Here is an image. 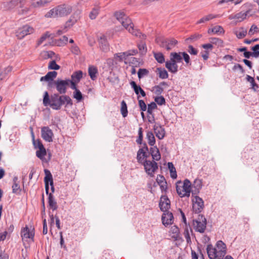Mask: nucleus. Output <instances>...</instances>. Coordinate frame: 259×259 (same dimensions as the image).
<instances>
[{
    "instance_id": "603ef678",
    "label": "nucleus",
    "mask_w": 259,
    "mask_h": 259,
    "mask_svg": "<svg viewBox=\"0 0 259 259\" xmlns=\"http://www.w3.org/2000/svg\"><path fill=\"white\" fill-rule=\"evenodd\" d=\"M12 70V67L11 66L7 67L4 72H2L0 74V80H3L6 79V74L11 72Z\"/></svg>"
},
{
    "instance_id": "864d4df0",
    "label": "nucleus",
    "mask_w": 259,
    "mask_h": 259,
    "mask_svg": "<svg viewBox=\"0 0 259 259\" xmlns=\"http://www.w3.org/2000/svg\"><path fill=\"white\" fill-rule=\"evenodd\" d=\"M51 36V34L49 32H46L44 34L40 39L38 40L37 45H40L42 44L47 38Z\"/></svg>"
},
{
    "instance_id": "ddd939ff",
    "label": "nucleus",
    "mask_w": 259,
    "mask_h": 259,
    "mask_svg": "<svg viewBox=\"0 0 259 259\" xmlns=\"http://www.w3.org/2000/svg\"><path fill=\"white\" fill-rule=\"evenodd\" d=\"M206 250L209 259H223L224 258V257H220L219 250L212 244L207 245Z\"/></svg>"
},
{
    "instance_id": "f704fd0d",
    "label": "nucleus",
    "mask_w": 259,
    "mask_h": 259,
    "mask_svg": "<svg viewBox=\"0 0 259 259\" xmlns=\"http://www.w3.org/2000/svg\"><path fill=\"white\" fill-rule=\"evenodd\" d=\"M88 72L92 80H95L97 79V74H98V72L96 67L94 66H89L88 69Z\"/></svg>"
},
{
    "instance_id": "09e8293b",
    "label": "nucleus",
    "mask_w": 259,
    "mask_h": 259,
    "mask_svg": "<svg viewBox=\"0 0 259 259\" xmlns=\"http://www.w3.org/2000/svg\"><path fill=\"white\" fill-rule=\"evenodd\" d=\"M121 113L123 117H125L127 115V106L125 102L122 101L121 103Z\"/></svg>"
},
{
    "instance_id": "69168bd1",
    "label": "nucleus",
    "mask_w": 259,
    "mask_h": 259,
    "mask_svg": "<svg viewBox=\"0 0 259 259\" xmlns=\"http://www.w3.org/2000/svg\"><path fill=\"white\" fill-rule=\"evenodd\" d=\"M138 48L141 54H144L147 52L146 45L143 42H141L140 44L138 45Z\"/></svg>"
},
{
    "instance_id": "39448f33",
    "label": "nucleus",
    "mask_w": 259,
    "mask_h": 259,
    "mask_svg": "<svg viewBox=\"0 0 259 259\" xmlns=\"http://www.w3.org/2000/svg\"><path fill=\"white\" fill-rule=\"evenodd\" d=\"M195 230L200 233L204 232L206 226V219L204 215L199 214L198 218L193 221Z\"/></svg>"
},
{
    "instance_id": "79ce46f5",
    "label": "nucleus",
    "mask_w": 259,
    "mask_h": 259,
    "mask_svg": "<svg viewBox=\"0 0 259 259\" xmlns=\"http://www.w3.org/2000/svg\"><path fill=\"white\" fill-rule=\"evenodd\" d=\"M168 168L170 173V177L172 179H176L177 177L176 168L172 162L168 163Z\"/></svg>"
},
{
    "instance_id": "20e7f679",
    "label": "nucleus",
    "mask_w": 259,
    "mask_h": 259,
    "mask_svg": "<svg viewBox=\"0 0 259 259\" xmlns=\"http://www.w3.org/2000/svg\"><path fill=\"white\" fill-rule=\"evenodd\" d=\"M156 41L160 47L167 50H171L178 43V41L174 38L168 39L161 37H157Z\"/></svg>"
},
{
    "instance_id": "393cba45",
    "label": "nucleus",
    "mask_w": 259,
    "mask_h": 259,
    "mask_svg": "<svg viewBox=\"0 0 259 259\" xmlns=\"http://www.w3.org/2000/svg\"><path fill=\"white\" fill-rule=\"evenodd\" d=\"M154 133L156 136L160 140L163 139L165 136V130L161 126H154Z\"/></svg>"
},
{
    "instance_id": "72a5a7b5",
    "label": "nucleus",
    "mask_w": 259,
    "mask_h": 259,
    "mask_svg": "<svg viewBox=\"0 0 259 259\" xmlns=\"http://www.w3.org/2000/svg\"><path fill=\"white\" fill-rule=\"evenodd\" d=\"M82 77V72L80 70L75 71L71 75L72 80L71 81H79ZM57 81H71L69 79L67 80H59L58 79Z\"/></svg>"
},
{
    "instance_id": "e433bc0d",
    "label": "nucleus",
    "mask_w": 259,
    "mask_h": 259,
    "mask_svg": "<svg viewBox=\"0 0 259 259\" xmlns=\"http://www.w3.org/2000/svg\"><path fill=\"white\" fill-rule=\"evenodd\" d=\"M209 40L212 45H215L218 48L224 47V41L221 38L218 37H210Z\"/></svg>"
},
{
    "instance_id": "6e6d98bb",
    "label": "nucleus",
    "mask_w": 259,
    "mask_h": 259,
    "mask_svg": "<svg viewBox=\"0 0 259 259\" xmlns=\"http://www.w3.org/2000/svg\"><path fill=\"white\" fill-rule=\"evenodd\" d=\"M154 57L157 61L160 63H162L164 62V56L162 53H158L154 54Z\"/></svg>"
},
{
    "instance_id": "13d9d810",
    "label": "nucleus",
    "mask_w": 259,
    "mask_h": 259,
    "mask_svg": "<svg viewBox=\"0 0 259 259\" xmlns=\"http://www.w3.org/2000/svg\"><path fill=\"white\" fill-rule=\"evenodd\" d=\"M143 140V129L142 127H139L138 130V138L136 140V142L138 144H142Z\"/></svg>"
},
{
    "instance_id": "5701e85b",
    "label": "nucleus",
    "mask_w": 259,
    "mask_h": 259,
    "mask_svg": "<svg viewBox=\"0 0 259 259\" xmlns=\"http://www.w3.org/2000/svg\"><path fill=\"white\" fill-rule=\"evenodd\" d=\"M168 85L166 82H161L159 85L153 87L152 92L156 95H159L162 93L163 89Z\"/></svg>"
},
{
    "instance_id": "3c124183",
    "label": "nucleus",
    "mask_w": 259,
    "mask_h": 259,
    "mask_svg": "<svg viewBox=\"0 0 259 259\" xmlns=\"http://www.w3.org/2000/svg\"><path fill=\"white\" fill-rule=\"evenodd\" d=\"M73 98L78 102H80L82 100V95L78 89H76V91L73 92Z\"/></svg>"
},
{
    "instance_id": "774afa93",
    "label": "nucleus",
    "mask_w": 259,
    "mask_h": 259,
    "mask_svg": "<svg viewBox=\"0 0 259 259\" xmlns=\"http://www.w3.org/2000/svg\"><path fill=\"white\" fill-rule=\"evenodd\" d=\"M155 102L159 105H164L165 103V100L163 97L158 96L155 98Z\"/></svg>"
},
{
    "instance_id": "412c9836",
    "label": "nucleus",
    "mask_w": 259,
    "mask_h": 259,
    "mask_svg": "<svg viewBox=\"0 0 259 259\" xmlns=\"http://www.w3.org/2000/svg\"><path fill=\"white\" fill-rule=\"evenodd\" d=\"M216 247L219 250L220 257H224L227 252L226 244L222 241L219 240L216 243Z\"/></svg>"
},
{
    "instance_id": "9b49d317",
    "label": "nucleus",
    "mask_w": 259,
    "mask_h": 259,
    "mask_svg": "<svg viewBox=\"0 0 259 259\" xmlns=\"http://www.w3.org/2000/svg\"><path fill=\"white\" fill-rule=\"evenodd\" d=\"M138 53L136 49H132L127 51L117 53L114 55V59L118 61H122L123 60H126L130 56H134Z\"/></svg>"
},
{
    "instance_id": "f03ea898",
    "label": "nucleus",
    "mask_w": 259,
    "mask_h": 259,
    "mask_svg": "<svg viewBox=\"0 0 259 259\" xmlns=\"http://www.w3.org/2000/svg\"><path fill=\"white\" fill-rule=\"evenodd\" d=\"M116 19L121 23L122 25L132 33L133 35L141 37L142 39H145L146 35L141 33L139 30L135 29L134 24L131 20L121 12H117L115 13Z\"/></svg>"
},
{
    "instance_id": "f257e3e1",
    "label": "nucleus",
    "mask_w": 259,
    "mask_h": 259,
    "mask_svg": "<svg viewBox=\"0 0 259 259\" xmlns=\"http://www.w3.org/2000/svg\"><path fill=\"white\" fill-rule=\"evenodd\" d=\"M65 103L66 105H72V100L68 96H59L58 94H54L50 98L47 92L44 93L43 104L45 106H50L53 109L58 110Z\"/></svg>"
},
{
    "instance_id": "e2e57ef3",
    "label": "nucleus",
    "mask_w": 259,
    "mask_h": 259,
    "mask_svg": "<svg viewBox=\"0 0 259 259\" xmlns=\"http://www.w3.org/2000/svg\"><path fill=\"white\" fill-rule=\"evenodd\" d=\"M12 187L13 193H19L21 191L19 183H13Z\"/></svg>"
},
{
    "instance_id": "f8f14e48",
    "label": "nucleus",
    "mask_w": 259,
    "mask_h": 259,
    "mask_svg": "<svg viewBox=\"0 0 259 259\" xmlns=\"http://www.w3.org/2000/svg\"><path fill=\"white\" fill-rule=\"evenodd\" d=\"M251 6V5L249 3H246L243 5L242 7V8H247L248 9L245 12H240L236 14V20H237L239 22H241L245 19H246L247 16H252L253 14H250L251 9L249 8Z\"/></svg>"
},
{
    "instance_id": "4c0bfd02",
    "label": "nucleus",
    "mask_w": 259,
    "mask_h": 259,
    "mask_svg": "<svg viewBox=\"0 0 259 259\" xmlns=\"http://www.w3.org/2000/svg\"><path fill=\"white\" fill-rule=\"evenodd\" d=\"M218 15L213 14H209L201 18L196 22L197 24L205 23L210 20L218 17Z\"/></svg>"
},
{
    "instance_id": "a19ab883",
    "label": "nucleus",
    "mask_w": 259,
    "mask_h": 259,
    "mask_svg": "<svg viewBox=\"0 0 259 259\" xmlns=\"http://www.w3.org/2000/svg\"><path fill=\"white\" fill-rule=\"evenodd\" d=\"M146 138L148 140V144L150 146H152L155 144V139L152 132H148L147 133Z\"/></svg>"
},
{
    "instance_id": "052dcab7",
    "label": "nucleus",
    "mask_w": 259,
    "mask_h": 259,
    "mask_svg": "<svg viewBox=\"0 0 259 259\" xmlns=\"http://www.w3.org/2000/svg\"><path fill=\"white\" fill-rule=\"evenodd\" d=\"M233 70L235 71H237L238 73H240L241 74H243L244 72L242 66L239 64H235L233 67Z\"/></svg>"
},
{
    "instance_id": "0eeeda50",
    "label": "nucleus",
    "mask_w": 259,
    "mask_h": 259,
    "mask_svg": "<svg viewBox=\"0 0 259 259\" xmlns=\"http://www.w3.org/2000/svg\"><path fill=\"white\" fill-rule=\"evenodd\" d=\"M204 208V201L203 199L198 196H196L192 199V209L195 213H199Z\"/></svg>"
},
{
    "instance_id": "cd10ccee",
    "label": "nucleus",
    "mask_w": 259,
    "mask_h": 259,
    "mask_svg": "<svg viewBox=\"0 0 259 259\" xmlns=\"http://www.w3.org/2000/svg\"><path fill=\"white\" fill-rule=\"evenodd\" d=\"M47 194L49 195L48 203L49 207L51 209L54 211L58 208L57 203L52 193L48 192V194Z\"/></svg>"
},
{
    "instance_id": "2f4dec72",
    "label": "nucleus",
    "mask_w": 259,
    "mask_h": 259,
    "mask_svg": "<svg viewBox=\"0 0 259 259\" xmlns=\"http://www.w3.org/2000/svg\"><path fill=\"white\" fill-rule=\"evenodd\" d=\"M50 2V0H31V6L34 8H40L45 6Z\"/></svg>"
},
{
    "instance_id": "6e6552de",
    "label": "nucleus",
    "mask_w": 259,
    "mask_h": 259,
    "mask_svg": "<svg viewBox=\"0 0 259 259\" xmlns=\"http://www.w3.org/2000/svg\"><path fill=\"white\" fill-rule=\"evenodd\" d=\"M34 29L29 25H26L18 28L16 31V35L18 39H22L25 36L32 33Z\"/></svg>"
},
{
    "instance_id": "680f3d73",
    "label": "nucleus",
    "mask_w": 259,
    "mask_h": 259,
    "mask_svg": "<svg viewBox=\"0 0 259 259\" xmlns=\"http://www.w3.org/2000/svg\"><path fill=\"white\" fill-rule=\"evenodd\" d=\"M49 68L50 69L58 70L60 68V66L56 64L55 60H52L49 63Z\"/></svg>"
},
{
    "instance_id": "7c9ffc66",
    "label": "nucleus",
    "mask_w": 259,
    "mask_h": 259,
    "mask_svg": "<svg viewBox=\"0 0 259 259\" xmlns=\"http://www.w3.org/2000/svg\"><path fill=\"white\" fill-rule=\"evenodd\" d=\"M57 75L55 71L49 72L45 76L40 77V81H53Z\"/></svg>"
},
{
    "instance_id": "bf43d9fd",
    "label": "nucleus",
    "mask_w": 259,
    "mask_h": 259,
    "mask_svg": "<svg viewBox=\"0 0 259 259\" xmlns=\"http://www.w3.org/2000/svg\"><path fill=\"white\" fill-rule=\"evenodd\" d=\"M157 108V105L155 102H151L150 104L148 105L147 112L149 114H152L153 110Z\"/></svg>"
},
{
    "instance_id": "2eb2a0df",
    "label": "nucleus",
    "mask_w": 259,
    "mask_h": 259,
    "mask_svg": "<svg viewBox=\"0 0 259 259\" xmlns=\"http://www.w3.org/2000/svg\"><path fill=\"white\" fill-rule=\"evenodd\" d=\"M162 224L167 227L174 223V217L172 213L168 211H163L161 218Z\"/></svg>"
},
{
    "instance_id": "6ab92c4d",
    "label": "nucleus",
    "mask_w": 259,
    "mask_h": 259,
    "mask_svg": "<svg viewBox=\"0 0 259 259\" xmlns=\"http://www.w3.org/2000/svg\"><path fill=\"white\" fill-rule=\"evenodd\" d=\"M99 44L100 48L102 51L106 52L109 50V45L105 35H102L100 37Z\"/></svg>"
},
{
    "instance_id": "7ed1b4c3",
    "label": "nucleus",
    "mask_w": 259,
    "mask_h": 259,
    "mask_svg": "<svg viewBox=\"0 0 259 259\" xmlns=\"http://www.w3.org/2000/svg\"><path fill=\"white\" fill-rule=\"evenodd\" d=\"M192 189L191 183L188 179L185 180L183 182L178 181L176 184L177 193L181 197H189L192 190Z\"/></svg>"
},
{
    "instance_id": "423d86ee",
    "label": "nucleus",
    "mask_w": 259,
    "mask_h": 259,
    "mask_svg": "<svg viewBox=\"0 0 259 259\" xmlns=\"http://www.w3.org/2000/svg\"><path fill=\"white\" fill-rule=\"evenodd\" d=\"M146 173L150 177L154 176L155 171L158 169V164L155 161L145 160L143 163Z\"/></svg>"
},
{
    "instance_id": "9d476101",
    "label": "nucleus",
    "mask_w": 259,
    "mask_h": 259,
    "mask_svg": "<svg viewBox=\"0 0 259 259\" xmlns=\"http://www.w3.org/2000/svg\"><path fill=\"white\" fill-rule=\"evenodd\" d=\"M148 148L146 143L143 144V146L137 152V159L140 163H143L145 161V159L148 157L147 152Z\"/></svg>"
},
{
    "instance_id": "a211bd4d",
    "label": "nucleus",
    "mask_w": 259,
    "mask_h": 259,
    "mask_svg": "<svg viewBox=\"0 0 259 259\" xmlns=\"http://www.w3.org/2000/svg\"><path fill=\"white\" fill-rule=\"evenodd\" d=\"M45 177L44 181L45 183V189L47 194H48L49 191V184L52 185L53 184V180L51 172L48 169H45Z\"/></svg>"
},
{
    "instance_id": "ea45409f",
    "label": "nucleus",
    "mask_w": 259,
    "mask_h": 259,
    "mask_svg": "<svg viewBox=\"0 0 259 259\" xmlns=\"http://www.w3.org/2000/svg\"><path fill=\"white\" fill-rule=\"evenodd\" d=\"M182 53H171L170 60L174 61L176 63L177 62H181L182 60L181 56Z\"/></svg>"
},
{
    "instance_id": "4d7b16f0",
    "label": "nucleus",
    "mask_w": 259,
    "mask_h": 259,
    "mask_svg": "<svg viewBox=\"0 0 259 259\" xmlns=\"http://www.w3.org/2000/svg\"><path fill=\"white\" fill-rule=\"evenodd\" d=\"M99 14V9L97 8H94L90 13V18L91 19H95Z\"/></svg>"
},
{
    "instance_id": "49530a36",
    "label": "nucleus",
    "mask_w": 259,
    "mask_h": 259,
    "mask_svg": "<svg viewBox=\"0 0 259 259\" xmlns=\"http://www.w3.org/2000/svg\"><path fill=\"white\" fill-rule=\"evenodd\" d=\"M31 134H32V136L33 144L34 145V148L36 149V148L39 149V148L44 147L43 144H42V143L40 140L38 139L37 140H35L34 135L33 132H32Z\"/></svg>"
},
{
    "instance_id": "0e129e2a",
    "label": "nucleus",
    "mask_w": 259,
    "mask_h": 259,
    "mask_svg": "<svg viewBox=\"0 0 259 259\" xmlns=\"http://www.w3.org/2000/svg\"><path fill=\"white\" fill-rule=\"evenodd\" d=\"M140 96H138V99L139 101V105L140 108V109L143 111H145L147 109V106L145 103V102L142 100H139Z\"/></svg>"
},
{
    "instance_id": "a18cd8bd",
    "label": "nucleus",
    "mask_w": 259,
    "mask_h": 259,
    "mask_svg": "<svg viewBox=\"0 0 259 259\" xmlns=\"http://www.w3.org/2000/svg\"><path fill=\"white\" fill-rule=\"evenodd\" d=\"M55 54L52 51H44L41 53V57L45 59L52 58Z\"/></svg>"
},
{
    "instance_id": "aec40b11",
    "label": "nucleus",
    "mask_w": 259,
    "mask_h": 259,
    "mask_svg": "<svg viewBox=\"0 0 259 259\" xmlns=\"http://www.w3.org/2000/svg\"><path fill=\"white\" fill-rule=\"evenodd\" d=\"M80 13L81 12L79 10L75 11L71 16L70 19L66 22L65 27L72 26L79 19Z\"/></svg>"
},
{
    "instance_id": "c03bdc74",
    "label": "nucleus",
    "mask_w": 259,
    "mask_h": 259,
    "mask_svg": "<svg viewBox=\"0 0 259 259\" xmlns=\"http://www.w3.org/2000/svg\"><path fill=\"white\" fill-rule=\"evenodd\" d=\"M47 18H55L58 17V11H57V7L51 9L45 15Z\"/></svg>"
},
{
    "instance_id": "473e14b6",
    "label": "nucleus",
    "mask_w": 259,
    "mask_h": 259,
    "mask_svg": "<svg viewBox=\"0 0 259 259\" xmlns=\"http://www.w3.org/2000/svg\"><path fill=\"white\" fill-rule=\"evenodd\" d=\"M130 83L135 93L138 95V96L140 93L142 97H145L146 96L145 91L141 88L140 85H138L136 83V82H130Z\"/></svg>"
},
{
    "instance_id": "58836bf2",
    "label": "nucleus",
    "mask_w": 259,
    "mask_h": 259,
    "mask_svg": "<svg viewBox=\"0 0 259 259\" xmlns=\"http://www.w3.org/2000/svg\"><path fill=\"white\" fill-rule=\"evenodd\" d=\"M68 37L66 36H63L61 38L59 39H56L54 41V44L57 46H63L67 44L68 42Z\"/></svg>"
},
{
    "instance_id": "5fc2aeb1",
    "label": "nucleus",
    "mask_w": 259,
    "mask_h": 259,
    "mask_svg": "<svg viewBox=\"0 0 259 259\" xmlns=\"http://www.w3.org/2000/svg\"><path fill=\"white\" fill-rule=\"evenodd\" d=\"M184 235L186 240L187 243L190 244L191 243V237L190 235V232L189 229L187 227H186L184 232Z\"/></svg>"
},
{
    "instance_id": "de8ad7c7",
    "label": "nucleus",
    "mask_w": 259,
    "mask_h": 259,
    "mask_svg": "<svg viewBox=\"0 0 259 259\" xmlns=\"http://www.w3.org/2000/svg\"><path fill=\"white\" fill-rule=\"evenodd\" d=\"M138 76L139 79H141V78H143L145 76H146L148 75L149 73V71L147 70L146 69L144 68H140L139 69L138 72Z\"/></svg>"
},
{
    "instance_id": "c85d7f7f",
    "label": "nucleus",
    "mask_w": 259,
    "mask_h": 259,
    "mask_svg": "<svg viewBox=\"0 0 259 259\" xmlns=\"http://www.w3.org/2000/svg\"><path fill=\"white\" fill-rule=\"evenodd\" d=\"M150 153L154 161H158L160 159L161 155L157 147H151L150 149Z\"/></svg>"
},
{
    "instance_id": "4be33fe9",
    "label": "nucleus",
    "mask_w": 259,
    "mask_h": 259,
    "mask_svg": "<svg viewBox=\"0 0 259 259\" xmlns=\"http://www.w3.org/2000/svg\"><path fill=\"white\" fill-rule=\"evenodd\" d=\"M207 33L209 34L220 35L224 34L225 30L224 28L220 25L215 26L212 28H208Z\"/></svg>"
},
{
    "instance_id": "b1692460",
    "label": "nucleus",
    "mask_w": 259,
    "mask_h": 259,
    "mask_svg": "<svg viewBox=\"0 0 259 259\" xmlns=\"http://www.w3.org/2000/svg\"><path fill=\"white\" fill-rule=\"evenodd\" d=\"M202 186V180L200 179H195L193 182V184L192 185V194H198L199 192L200 189H201Z\"/></svg>"
},
{
    "instance_id": "8fccbe9b",
    "label": "nucleus",
    "mask_w": 259,
    "mask_h": 259,
    "mask_svg": "<svg viewBox=\"0 0 259 259\" xmlns=\"http://www.w3.org/2000/svg\"><path fill=\"white\" fill-rule=\"evenodd\" d=\"M46 150L45 147L38 149L36 152V156L40 158V159H42L44 156L46 155Z\"/></svg>"
},
{
    "instance_id": "bb28decb",
    "label": "nucleus",
    "mask_w": 259,
    "mask_h": 259,
    "mask_svg": "<svg viewBox=\"0 0 259 259\" xmlns=\"http://www.w3.org/2000/svg\"><path fill=\"white\" fill-rule=\"evenodd\" d=\"M165 67L169 71L172 73H176L178 71V66L174 61L169 60L165 63Z\"/></svg>"
},
{
    "instance_id": "dca6fc26",
    "label": "nucleus",
    "mask_w": 259,
    "mask_h": 259,
    "mask_svg": "<svg viewBox=\"0 0 259 259\" xmlns=\"http://www.w3.org/2000/svg\"><path fill=\"white\" fill-rule=\"evenodd\" d=\"M159 207L161 211H168L170 207V202L167 197L165 195H162L159 201Z\"/></svg>"
},
{
    "instance_id": "f3484780",
    "label": "nucleus",
    "mask_w": 259,
    "mask_h": 259,
    "mask_svg": "<svg viewBox=\"0 0 259 259\" xmlns=\"http://www.w3.org/2000/svg\"><path fill=\"white\" fill-rule=\"evenodd\" d=\"M58 17H63L70 14L72 11V8L69 6L61 5L57 7Z\"/></svg>"
},
{
    "instance_id": "338daca9",
    "label": "nucleus",
    "mask_w": 259,
    "mask_h": 259,
    "mask_svg": "<svg viewBox=\"0 0 259 259\" xmlns=\"http://www.w3.org/2000/svg\"><path fill=\"white\" fill-rule=\"evenodd\" d=\"M71 52L74 55H78L80 54V50L76 45H73L70 48Z\"/></svg>"
},
{
    "instance_id": "c9c22d12",
    "label": "nucleus",
    "mask_w": 259,
    "mask_h": 259,
    "mask_svg": "<svg viewBox=\"0 0 259 259\" xmlns=\"http://www.w3.org/2000/svg\"><path fill=\"white\" fill-rule=\"evenodd\" d=\"M156 73L161 79H166L168 77L167 72L164 68H157Z\"/></svg>"
},
{
    "instance_id": "37998d69",
    "label": "nucleus",
    "mask_w": 259,
    "mask_h": 259,
    "mask_svg": "<svg viewBox=\"0 0 259 259\" xmlns=\"http://www.w3.org/2000/svg\"><path fill=\"white\" fill-rule=\"evenodd\" d=\"M247 30L243 27H241L239 30L236 31L235 34L238 38H242L246 36Z\"/></svg>"
},
{
    "instance_id": "a878e982",
    "label": "nucleus",
    "mask_w": 259,
    "mask_h": 259,
    "mask_svg": "<svg viewBox=\"0 0 259 259\" xmlns=\"http://www.w3.org/2000/svg\"><path fill=\"white\" fill-rule=\"evenodd\" d=\"M34 235L33 230H30L27 227H25L21 231V237L23 239L33 238Z\"/></svg>"
},
{
    "instance_id": "1a4fd4ad",
    "label": "nucleus",
    "mask_w": 259,
    "mask_h": 259,
    "mask_svg": "<svg viewBox=\"0 0 259 259\" xmlns=\"http://www.w3.org/2000/svg\"><path fill=\"white\" fill-rule=\"evenodd\" d=\"M68 82H48L49 87H54L61 94H65L68 86Z\"/></svg>"
},
{
    "instance_id": "4468645a",
    "label": "nucleus",
    "mask_w": 259,
    "mask_h": 259,
    "mask_svg": "<svg viewBox=\"0 0 259 259\" xmlns=\"http://www.w3.org/2000/svg\"><path fill=\"white\" fill-rule=\"evenodd\" d=\"M41 137L48 142L53 141L54 136L52 131L48 126H44L41 129Z\"/></svg>"
},
{
    "instance_id": "c756f323",
    "label": "nucleus",
    "mask_w": 259,
    "mask_h": 259,
    "mask_svg": "<svg viewBox=\"0 0 259 259\" xmlns=\"http://www.w3.org/2000/svg\"><path fill=\"white\" fill-rule=\"evenodd\" d=\"M156 181L158 185L160 186L161 191H166L167 189V183L165 181L164 177L161 175H158L156 179Z\"/></svg>"
}]
</instances>
